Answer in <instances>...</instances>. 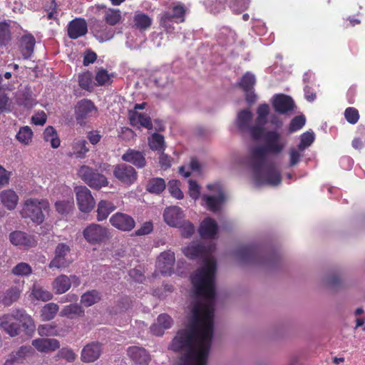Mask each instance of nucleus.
I'll return each mask as SVG.
<instances>
[{
  "instance_id": "nucleus-43",
  "label": "nucleus",
  "mask_w": 365,
  "mask_h": 365,
  "mask_svg": "<svg viewBox=\"0 0 365 365\" xmlns=\"http://www.w3.org/2000/svg\"><path fill=\"white\" fill-rule=\"evenodd\" d=\"M43 138L46 141L50 142L53 148H57L60 146V139L56 130L52 126H48L43 132Z\"/></svg>"
},
{
  "instance_id": "nucleus-33",
  "label": "nucleus",
  "mask_w": 365,
  "mask_h": 365,
  "mask_svg": "<svg viewBox=\"0 0 365 365\" xmlns=\"http://www.w3.org/2000/svg\"><path fill=\"white\" fill-rule=\"evenodd\" d=\"M166 185L165 181L162 178H153L149 180L146 190L150 193L159 195L164 191Z\"/></svg>"
},
{
  "instance_id": "nucleus-60",
  "label": "nucleus",
  "mask_w": 365,
  "mask_h": 365,
  "mask_svg": "<svg viewBox=\"0 0 365 365\" xmlns=\"http://www.w3.org/2000/svg\"><path fill=\"white\" fill-rule=\"evenodd\" d=\"M344 117L350 124H356L359 119V113L356 108L349 107L344 111Z\"/></svg>"
},
{
  "instance_id": "nucleus-40",
  "label": "nucleus",
  "mask_w": 365,
  "mask_h": 365,
  "mask_svg": "<svg viewBox=\"0 0 365 365\" xmlns=\"http://www.w3.org/2000/svg\"><path fill=\"white\" fill-rule=\"evenodd\" d=\"M148 145L152 150L164 151L165 148L164 136L155 133L148 138Z\"/></svg>"
},
{
  "instance_id": "nucleus-24",
  "label": "nucleus",
  "mask_w": 365,
  "mask_h": 365,
  "mask_svg": "<svg viewBox=\"0 0 365 365\" xmlns=\"http://www.w3.org/2000/svg\"><path fill=\"white\" fill-rule=\"evenodd\" d=\"M36 39L31 34L22 36L19 40V51L24 59H29L34 53Z\"/></svg>"
},
{
  "instance_id": "nucleus-55",
  "label": "nucleus",
  "mask_w": 365,
  "mask_h": 365,
  "mask_svg": "<svg viewBox=\"0 0 365 365\" xmlns=\"http://www.w3.org/2000/svg\"><path fill=\"white\" fill-rule=\"evenodd\" d=\"M176 227L180 229L182 236L186 238L191 237L195 230L193 224L190 221H185L184 218Z\"/></svg>"
},
{
  "instance_id": "nucleus-42",
  "label": "nucleus",
  "mask_w": 365,
  "mask_h": 365,
  "mask_svg": "<svg viewBox=\"0 0 365 365\" xmlns=\"http://www.w3.org/2000/svg\"><path fill=\"white\" fill-rule=\"evenodd\" d=\"M43 9L47 14V19L58 20V5L56 0H46L43 4Z\"/></svg>"
},
{
  "instance_id": "nucleus-15",
  "label": "nucleus",
  "mask_w": 365,
  "mask_h": 365,
  "mask_svg": "<svg viewBox=\"0 0 365 365\" xmlns=\"http://www.w3.org/2000/svg\"><path fill=\"white\" fill-rule=\"evenodd\" d=\"M235 253L240 260L245 262H257L261 257L260 248L255 245L241 246Z\"/></svg>"
},
{
  "instance_id": "nucleus-63",
  "label": "nucleus",
  "mask_w": 365,
  "mask_h": 365,
  "mask_svg": "<svg viewBox=\"0 0 365 365\" xmlns=\"http://www.w3.org/2000/svg\"><path fill=\"white\" fill-rule=\"evenodd\" d=\"M128 274L130 277L135 282L142 283L145 279L140 267L131 269L129 271Z\"/></svg>"
},
{
  "instance_id": "nucleus-18",
  "label": "nucleus",
  "mask_w": 365,
  "mask_h": 365,
  "mask_svg": "<svg viewBox=\"0 0 365 365\" xmlns=\"http://www.w3.org/2000/svg\"><path fill=\"white\" fill-rule=\"evenodd\" d=\"M272 106L274 110L281 114H286L295 108L293 99L285 94H277L274 96Z\"/></svg>"
},
{
  "instance_id": "nucleus-3",
  "label": "nucleus",
  "mask_w": 365,
  "mask_h": 365,
  "mask_svg": "<svg viewBox=\"0 0 365 365\" xmlns=\"http://www.w3.org/2000/svg\"><path fill=\"white\" fill-rule=\"evenodd\" d=\"M48 208L47 200L30 198L24 202L21 215L24 218H30L34 222L41 224L44 220L43 212H47Z\"/></svg>"
},
{
  "instance_id": "nucleus-53",
  "label": "nucleus",
  "mask_w": 365,
  "mask_h": 365,
  "mask_svg": "<svg viewBox=\"0 0 365 365\" xmlns=\"http://www.w3.org/2000/svg\"><path fill=\"white\" fill-rule=\"evenodd\" d=\"M269 113V106L268 104H260L257 109L256 123L259 124H267V116Z\"/></svg>"
},
{
  "instance_id": "nucleus-50",
  "label": "nucleus",
  "mask_w": 365,
  "mask_h": 365,
  "mask_svg": "<svg viewBox=\"0 0 365 365\" xmlns=\"http://www.w3.org/2000/svg\"><path fill=\"white\" fill-rule=\"evenodd\" d=\"M112 76L110 75L108 72V71L105 68H100L95 77V80L96 81V86H102L106 85H110L112 83Z\"/></svg>"
},
{
  "instance_id": "nucleus-17",
  "label": "nucleus",
  "mask_w": 365,
  "mask_h": 365,
  "mask_svg": "<svg viewBox=\"0 0 365 365\" xmlns=\"http://www.w3.org/2000/svg\"><path fill=\"white\" fill-rule=\"evenodd\" d=\"M88 33V24L83 18H75L67 26V35L71 39H77Z\"/></svg>"
},
{
  "instance_id": "nucleus-57",
  "label": "nucleus",
  "mask_w": 365,
  "mask_h": 365,
  "mask_svg": "<svg viewBox=\"0 0 365 365\" xmlns=\"http://www.w3.org/2000/svg\"><path fill=\"white\" fill-rule=\"evenodd\" d=\"M76 355L71 349L64 347L61 349L55 356L56 360L60 359H66L68 362H73L75 361Z\"/></svg>"
},
{
  "instance_id": "nucleus-23",
  "label": "nucleus",
  "mask_w": 365,
  "mask_h": 365,
  "mask_svg": "<svg viewBox=\"0 0 365 365\" xmlns=\"http://www.w3.org/2000/svg\"><path fill=\"white\" fill-rule=\"evenodd\" d=\"M173 324V320L167 314H161L158 317L157 322L150 327V331L155 336L163 335L165 330L170 329Z\"/></svg>"
},
{
  "instance_id": "nucleus-7",
  "label": "nucleus",
  "mask_w": 365,
  "mask_h": 365,
  "mask_svg": "<svg viewBox=\"0 0 365 365\" xmlns=\"http://www.w3.org/2000/svg\"><path fill=\"white\" fill-rule=\"evenodd\" d=\"M207 188L210 191L218 192L217 196L204 195L202 197L203 201L205 202V205L210 211L217 212L220 210L222 204L225 200L222 185L220 182L208 184L207 185Z\"/></svg>"
},
{
  "instance_id": "nucleus-37",
  "label": "nucleus",
  "mask_w": 365,
  "mask_h": 365,
  "mask_svg": "<svg viewBox=\"0 0 365 365\" xmlns=\"http://www.w3.org/2000/svg\"><path fill=\"white\" fill-rule=\"evenodd\" d=\"M71 280L66 275L58 276L53 282V286L56 294H61L67 292L71 287Z\"/></svg>"
},
{
  "instance_id": "nucleus-52",
  "label": "nucleus",
  "mask_w": 365,
  "mask_h": 365,
  "mask_svg": "<svg viewBox=\"0 0 365 365\" xmlns=\"http://www.w3.org/2000/svg\"><path fill=\"white\" fill-rule=\"evenodd\" d=\"M17 103L25 108H30L36 105V100L32 96V93L29 91H24L21 96L17 98Z\"/></svg>"
},
{
  "instance_id": "nucleus-12",
  "label": "nucleus",
  "mask_w": 365,
  "mask_h": 365,
  "mask_svg": "<svg viewBox=\"0 0 365 365\" xmlns=\"http://www.w3.org/2000/svg\"><path fill=\"white\" fill-rule=\"evenodd\" d=\"M175 262V253L167 250L160 253L157 258L156 267L163 275H171Z\"/></svg>"
},
{
  "instance_id": "nucleus-61",
  "label": "nucleus",
  "mask_w": 365,
  "mask_h": 365,
  "mask_svg": "<svg viewBox=\"0 0 365 365\" xmlns=\"http://www.w3.org/2000/svg\"><path fill=\"white\" fill-rule=\"evenodd\" d=\"M314 140L313 133L306 132L301 135L300 143L298 148L300 150H304L306 148L309 147Z\"/></svg>"
},
{
  "instance_id": "nucleus-54",
  "label": "nucleus",
  "mask_w": 365,
  "mask_h": 365,
  "mask_svg": "<svg viewBox=\"0 0 365 365\" xmlns=\"http://www.w3.org/2000/svg\"><path fill=\"white\" fill-rule=\"evenodd\" d=\"M250 0H230V7L235 14H240L247 10L250 6Z\"/></svg>"
},
{
  "instance_id": "nucleus-35",
  "label": "nucleus",
  "mask_w": 365,
  "mask_h": 365,
  "mask_svg": "<svg viewBox=\"0 0 365 365\" xmlns=\"http://www.w3.org/2000/svg\"><path fill=\"white\" fill-rule=\"evenodd\" d=\"M108 27L102 21L95 20L91 26V30L94 36L101 41L109 38V34L107 32Z\"/></svg>"
},
{
  "instance_id": "nucleus-39",
  "label": "nucleus",
  "mask_w": 365,
  "mask_h": 365,
  "mask_svg": "<svg viewBox=\"0 0 365 365\" xmlns=\"http://www.w3.org/2000/svg\"><path fill=\"white\" fill-rule=\"evenodd\" d=\"M61 315L69 319H74L84 315V310L81 305L78 304H71L66 306L61 311Z\"/></svg>"
},
{
  "instance_id": "nucleus-44",
  "label": "nucleus",
  "mask_w": 365,
  "mask_h": 365,
  "mask_svg": "<svg viewBox=\"0 0 365 365\" xmlns=\"http://www.w3.org/2000/svg\"><path fill=\"white\" fill-rule=\"evenodd\" d=\"M121 13L119 9H108L106 11L104 20L110 26H115L121 20Z\"/></svg>"
},
{
  "instance_id": "nucleus-19",
  "label": "nucleus",
  "mask_w": 365,
  "mask_h": 365,
  "mask_svg": "<svg viewBox=\"0 0 365 365\" xmlns=\"http://www.w3.org/2000/svg\"><path fill=\"white\" fill-rule=\"evenodd\" d=\"M121 158L123 161L133 164L137 168H143L147 164L144 152L131 148H129Z\"/></svg>"
},
{
  "instance_id": "nucleus-29",
  "label": "nucleus",
  "mask_w": 365,
  "mask_h": 365,
  "mask_svg": "<svg viewBox=\"0 0 365 365\" xmlns=\"http://www.w3.org/2000/svg\"><path fill=\"white\" fill-rule=\"evenodd\" d=\"M133 21L134 28L140 31H145L151 26L153 19L148 14L137 11L133 16Z\"/></svg>"
},
{
  "instance_id": "nucleus-28",
  "label": "nucleus",
  "mask_w": 365,
  "mask_h": 365,
  "mask_svg": "<svg viewBox=\"0 0 365 365\" xmlns=\"http://www.w3.org/2000/svg\"><path fill=\"white\" fill-rule=\"evenodd\" d=\"M32 345L41 352L53 351L60 347L59 341L56 339L39 338L32 341Z\"/></svg>"
},
{
  "instance_id": "nucleus-9",
  "label": "nucleus",
  "mask_w": 365,
  "mask_h": 365,
  "mask_svg": "<svg viewBox=\"0 0 365 365\" xmlns=\"http://www.w3.org/2000/svg\"><path fill=\"white\" fill-rule=\"evenodd\" d=\"M75 192L79 210L83 212H90L96 204L90 190L86 186H77L75 187Z\"/></svg>"
},
{
  "instance_id": "nucleus-22",
  "label": "nucleus",
  "mask_w": 365,
  "mask_h": 365,
  "mask_svg": "<svg viewBox=\"0 0 365 365\" xmlns=\"http://www.w3.org/2000/svg\"><path fill=\"white\" fill-rule=\"evenodd\" d=\"M127 353L130 359L136 364L148 365L150 361V356L143 347L130 346L128 349Z\"/></svg>"
},
{
  "instance_id": "nucleus-16",
  "label": "nucleus",
  "mask_w": 365,
  "mask_h": 365,
  "mask_svg": "<svg viewBox=\"0 0 365 365\" xmlns=\"http://www.w3.org/2000/svg\"><path fill=\"white\" fill-rule=\"evenodd\" d=\"M9 239L13 245L25 249L34 247L37 245V240L34 235L22 231L12 232L9 235Z\"/></svg>"
},
{
  "instance_id": "nucleus-58",
  "label": "nucleus",
  "mask_w": 365,
  "mask_h": 365,
  "mask_svg": "<svg viewBox=\"0 0 365 365\" xmlns=\"http://www.w3.org/2000/svg\"><path fill=\"white\" fill-rule=\"evenodd\" d=\"M168 190L170 195L176 199L181 200L183 198V193L180 189V182L176 180H172L168 182Z\"/></svg>"
},
{
  "instance_id": "nucleus-36",
  "label": "nucleus",
  "mask_w": 365,
  "mask_h": 365,
  "mask_svg": "<svg viewBox=\"0 0 365 365\" xmlns=\"http://www.w3.org/2000/svg\"><path fill=\"white\" fill-rule=\"evenodd\" d=\"M252 113L249 110H243L238 113L237 127L240 131H245L250 127Z\"/></svg>"
},
{
  "instance_id": "nucleus-41",
  "label": "nucleus",
  "mask_w": 365,
  "mask_h": 365,
  "mask_svg": "<svg viewBox=\"0 0 365 365\" xmlns=\"http://www.w3.org/2000/svg\"><path fill=\"white\" fill-rule=\"evenodd\" d=\"M230 0H204V4L207 9L214 14L225 10V4H230Z\"/></svg>"
},
{
  "instance_id": "nucleus-32",
  "label": "nucleus",
  "mask_w": 365,
  "mask_h": 365,
  "mask_svg": "<svg viewBox=\"0 0 365 365\" xmlns=\"http://www.w3.org/2000/svg\"><path fill=\"white\" fill-rule=\"evenodd\" d=\"M115 210V206L112 202L108 200H101L97 207V220L103 221Z\"/></svg>"
},
{
  "instance_id": "nucleus-1",
  "label": "nucleus",
  "mask_w": 365,
  "mask_h": 365,
  "mask_svg": "<svg viewBox=\"0 0 365 365\" xmlns=\"http://www.w3.org/2000/svg\"><path fill=\"white\" fill-rule=\"evenodd\" d=\"M184 255L191 259L205 258L204 264L191 276L195 297H216L215 277L216 262L207 257L205 246L199 242H192L183 249Z\"/></svg>"
},
{
  "instance_id": "nucleus-38",
  "label": "nucleus",
  "mask_w": 365,
  "mask_h": 365,
  "mask_svg": "<svg viewBox=\"0 0 365 365\" xmlns=\"http://www.w3.org/2000/svg\"><path fill=\"white\" fill-rule=\"evenodd\" d=\"M256 83V78L254 74L246 72L237 83L238 86L245 92L251 91Z\"/></svg>"
},
{
  "instance_id": "nucleus-25",
  "label": "nucleus",
  "mask_w": 365,
  "mask_h": 365,
  "mask_svg": "<svg viewBox=\"0 0 365 365\" xmlns=\"http://www.w3.org/2000/svg\"><path fill=\"white\" fill-rule=\"evenodd\" d=\"M218 231V226L215 220L211 217H206L201 222L199 233L202 238L212 239L215 237Z\"/></svg>"
},
{
  "instance_id": "nucleus-62",
  "label": "nucleus",
  "mask_w": 365,
  "mask_h": 365,
  "mask_svg": "<svg viewBox=\"0 0 365 365\" xmlns=\"http://www.w3.org/2000/svg\"><path fill=\"white\" fill-rule=\"evenodd\" d=\"M153 230V224L151 221L144 222L141 227L135 231V236H143L151 233Z\"/></svg>"
},
{
  "instance_id": "nucleus-10",
  "label": "nucleus",
  "mask_w": 365,
  "mask_h": 365,
  "mask_svg": "<svg viewBox=\"0 0 365 365\" xmlns=\"http://www.w3.org/2000/svg\"><path fill=\"white\" fill-rule=\"evenodd\" d=\"M14 320H16L21 327L22 331L31 337L36 330V326L34 320L25 310L22 309H16L11 314Z\"/></svg>"
},
{
  "instance_id": "nucleus-30",
  "label": "nucleus",
  "mask_w": 365,
  "mask_h": 365,
  "mask_svg": "<svg viewBox=\"0 0 365 365\" xmlns=\"http://www.w3.org/2000/svg\"><path fill=\"white\" fill-rule=\"evenodd\" d=\"M88 143L83 138H75L71 144L72 151L70 156H74L76 158H84L86 153L89 151L87 146Z\"/></svg>"
},
{
  "instance_id": "nucleus-26",
  "label": "nucleus",
  "mask_w": 365,
  "mask_h": 365,
  "mask_svg": "<svg viewBox=\"0 0 365 365\" xmlns=\"http://www.w3.org/2000/svg\"><path fill=\"white\" fill-rule=\"evenodd\" d=\"M101 354V346L98 342H92L84 346L82 350L81 359L84 362H93Z\"/></svg>"
},
{
  "instance_id": "nucleus-51",
  "label": "nucleus",
  "mask_w": 365,
  "mask_h": 365,
  "mask_svg": "<svg viewBox=\"0 0 365 365\" xmlns=\"http://www.w3.org/2000/svg\"><path fill=\"white\" fill-rule=\"evenodd\" d=\"M265 125L256 123L254 125H250L247 130L249 131L252 139L255 140H259L261 138L264 139V135L267 132L264 128Z\"/></svg>"
},
{
  "instance_id": "nucleus-13",
  "label": "nucleus",
  "mask_w": 365,
  "mask_h": 365,
  "mask_svg": "<svg viewBox=\"0 0 365 365\" xmlns=\"http://www.w3.org/2000/svg\"><path fill=\"white\" fill-rule=\"evenodd\" d=\"M71 252L70 247L66 243H58L55 250V256L48 264L49 268H66L69 266L70 262L66 256Z\"/></svg>"
},
{
  "instance_id": "nucleus-6",
  "label": "nucleus",
  "mask_w": 365,
  "mask_h": 365,
  "mask_svg": "<svg viewBox=\"0 0 365 365\" xmlns=\"http://www.w3.org/2000/svg\"><path fill=\"white\" fill-rule=\"evenodd\" d=\"M254 173L255 180L257 185L267 184L271 185H278L282 181L280 172L275 168L272 163H267L260 170V178L257 179L255 173Z\"/></svg>"
},
{
  "instance_id": "nucleus-2",
  "label": "nucleus",
  "mask_w": 365,
  "mask_h": 365,
  "mask_svg": "<svg viewBox=\"0 0 365 365\" xmlns=\"http://www.w3.org/2000/svg\"><path fill=\"white\" fill-rule=\"evenodd\" d=\"M281 135L277 130H267L264 135V145L254 148L250 153V166L257 179L260 178V170L268 153L277 155L284 150L285 144L280 140Z\"/></svg>"
},
{
  "instance_id": "nucleus-27",
  "label": "nucleus",
  "mask_w": 365,
  "mask_h": 365,
  "mask_svg": "<svg viewBox=\"0 0 365 365\" xmlns=\"http://www.w3.org/2000/svg\"><path fill=\"white\" fill-rule=\"evenodd\" d=\"M128 118L131 125L137 126L138 124L148 130L153 128L150 117L146 113H138L135 110H129Z\"/></svg>"
},
{
  "instance_id": "nucleus-8",
  "label": "nucleus",
  "mask_w": 365,
  "mask_h": 365,
  "mask_svg": "<svg viewBox=\"0 0 365 365\" xmlns=\"http://www.w3.org/2000/svg\"><path fill=\"white\" fill-rule=\"evenodd\" d=\"M113 175L121 183L128 186L134 184L138 179L135 169L125 163L118 164L114 167Z\"/></svg>"
},
{
  "instance_id": "nucleus-11",
  "label": "nucleus",
  "mask_w": 365,
  "mask_h": 365,
  "mask_svg": "<svg viewBox=\"0 0 365 365\" xmlns=\"http://www.w3.org/2000/svg\"><path fill=\"white\" fill-rule=\"evenodd\" d=\"M110 225L122 232H130L135 227L133 217L126 213L118 212L109 219Z\"/></svg>"
},
{
  "instance_id": "nucleus-5",
  "label": "nucleus",
  "mask_w": 365,
  "mask_h": 365,
  "mask_svg": "<svg viewBox=\"0 0 365 365\" xmlns=\"http://www.w3.org/2000/svg\"><path fill=\"white\" fill-rule=\"evenodd\" d=\"M85 240L91 245H99L109 239L110 233L106 227L91 223L83 230Z\"/></svg>"
},
{
  "instance_id": "nucleus-59",
  "label": "nucleus",
  "mask_w": 365,
  "mask_h": 365,
  "mask_svg": "<svg viewBox=\"0 0 365 365\" xmlns=\"http://www.w3.org/2000/svg\"><path fill=\"white\" fill-rule=\"evenodd\" d=\"M306 118L304 115H297L293 118L289 125V131L290 133L296 132L300 130L305 124Z\"/></svg>"
},
{
  "instance_id": "nucleus-45",
  "label": "nucleus",
  "mask_w": 365,
  "mask_h": 365,
  "mask_svg": "<svg viewBox=\"0 0 365 365\" xmlns=\"http://www.w3.org/2000/svg\"><path fill=\"white\" fill-rule=\"evenodd\" d=\"M56 211L61 215H67L74 208V201L73 197L67 200H59L55 203Z\"/></svg>"
},
{
  "instance_id": "nucleus-49",
  "label": "nucleus",
  "mask_w": 365,
  "mask_h": 365,
  "mask_svg": "<svg viewBox=\"0 0 365 365\" xmlns=\"http://www.w3.org/2000/svg\"><path fill=\"white\" fill-rule=\"evenodd\" d=\"M58 310V306L54 303L46 304L41 311V315L44 321H49L54 318Z\"/></svg>"
},
{
  "instance_id": "nucleus-46",
  "label": "nucleus",
  "mask_w": 365,
  "mask_h": 365,
  "mask_svg": "<svg viewBox=\"0 0 365 365\" xmlns=\"http://www.w3.org/2000/svg\"><path fill=\"white\" fill-rule=\"evenodd\" d=\"M16 138L21 144L27 145L32 140L33 131L27 125L21 127L17 133Z\"/></svg>"
},
{
  "instance_id": "nucleus-31",
  "label": "nucleus",
  "mask_w": 365,
  "mask_h": 365,
  "mask_svg": "<svg viewBox=\"0 0 365 365\" xmlns=\"http://www.w3.org/2000/svg\"><path fill=\"white\" fill-rule=\"evenodd\" d=\"M0 200L3 205L9 210H14L19 202V196L13 190H6L1 192Z\"/></svg>"
},
{
  "instance_id": "nucleus-56",
  "label": "nucleus",
  "mask_w": 365,
  "mask_h": 365,
  "mask_svg": "<svg viewBox=\"0 0 365 365\" xmlns=\"http://www.w3.org/2000/svg\"><path fill=\"white\" fill-rule=\"evenodd\" d=\"M11 272L16 276H29L32 268L28 263L20 262L13 267Z\"/></svg>"
},
{
  "instance_id": "nucleus-64",
  "label": "nucleus",
  "mask_w": 365,
  "mask_h": 365,
  "mask_svg": "<svg viewBox=\"0 0 365 365\" xmlns=\"http://www.w3.org/2000/svg\"><path fill=\"white\" fill-rule=\"evenodd\" d=\"M189 195L190 196L194 199L197 200L200 193V187L197 182L194 180H189Z\"/></svg>"
},
{
  "instance_id": "nucleus-48",
  "label": "nucleus",
  "mask_w": 365,
  "mask_h": 365,
  "mask_svg": "<svg viewBox=\"0 0 365 365\" xmlns=\"http://www.w3.org/2000/svg\"><path fill=\"white\" fill-rule=\"evenodd\" d=\"M11 41L10 26L6 22H0V46H6Z\"/></svg>"
},
{
  "instance_id": "nucleus-4",
  "label": "nucleus",
  "mask_w": 365,
  "mask_h": 365,
  "mask_svg": "<svg viewBox=\"0 0 365 365\" xmlns=\"http://www.w3.org/2000/svg\"><path fill=\"white\" fill-rule=\"evenodd\" d=\"M78 175L85 183L93 189L100 190L108 185V178L104 175L88 165L81 166Z\"/></svg>"
},
{
  "instance_id": "nucleus-14",
  "label": "nucleus",
  "mask_w": 365,
  "mask_h": 365,
  "mask_svg": "<svg viewBox=\"0 0 365 365\" xmlns=\"http://www.w3.org/2000/svg\"><path fill=\"white\" fill-rule=\"evenodd\" d=\"M96 110V107L91 100L84 98L79 101L75 106V115L77 123L80 125L84 124L85 120L90 114Z\"/></svg>"
},
{
  "instance_id": "nucleus-34",
  "label": "nucleus",
  "mask_w": 365,
  "mask_h": 365,
  "mask_svg": "<svg viewBox=\"0 0 365 365\" xmlns=\"http://www.w3.org/2000/svg\"><path fill=\"white\" fill-rule=\"evenodd\" d=\"M32 351L33 349L31 346H22L16 351L12 352L9 355V358L6 361L5 364L8 365L14 362H19Z\"/></svg>"
},
{
  "instance_id": "nucleus-47",
  "label": "nucleus",
  "mask_w": 365,
  "mask_h": 365,
  "mask_svg": "<svg viewBox=\"0 0 365 365\" xmlns=\"http://www.w3.org/2000/svg\"><path fill=\"white\" fill-rule=\"evenodd\" d=\"M78 85L86 91H91L93 89V75L91 72L86 71L78 76Z\"/></svg>"
},
{
  "instance_id": "nucleus-20",
  "label": "nucleus",
  "mask_w": 365,
  "mask_h": 365,
  "mask_svg": "<svg viewBox=\"0 0 365 365\" xmlns=\"http://www.w3.org/2000/svg\"><path fill=\"white\" fill-rule=\"evenodd\" d=\"M0 328L11 337L18 336L23 332L21 325L13 319L11 314L0 317Z\"/></svg>"
},
{
  "instance_id": "nucleus-21",
  "label": "nucleus",
  "mask_w": 365,
  "mask_h": 365,
  "mask_svg": "<svg viewBox=\"0 0 365 365\" xmlns=\"http://www.w3.org/2000/svg\"><path fill=\"white\" fill-rule=\"evenodd\" d=\"M165 222L171 227H177L184 218L182 210L178 206L167 207L163 212Z\"/></svg>"
}]
</instances>
